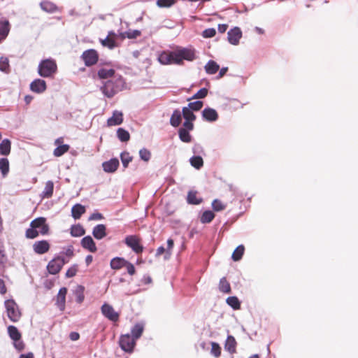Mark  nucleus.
<instances>
[{
	"mask_svg": "<svg viewBox=\"0 0 358 358\" xmlns=\"http://www.w3.org/2000/svg\"><path fill=\"white\" fill-rule=\"evenodd\" d=\"M194 50L181 48L173 51L164 50L159 53L157 60L162 65H182L183 60L193 61L195 59Z\"/></svg>",
	"mask_w": 358,
	"mask_h": 358,
	"instance_id": "1",
	"label": "nucleus"
},
{
	"mask_svg": "<svg viewBox=\"0 0 358 358\" xmlns=\"http://www.w3.org/2000/svg\"><path fill=\"white\" fill-rule=\"evenodd\" d=\"M49 232V226L46 224V219L40 217L34 219L30 223V228L25 232V236L29 239H34L39 234L46 235Z\"/></svg>",
	"mask_w": 358,
	"mask_h": 358,
	"instance_id": "2",
	"label": "nucleus"
},
{
	"mask_svg": "<svg viewBox=\"0 0 358 358\" xmlns=\"http://www.w3.org/2000/svg\"><path fill=\"white\" fill-rule=\"evenodd\" d=\"M124 81L121 76L108 80L101 87L103 94L108 98H112L124 88Z\"/></svg>",
	"mask_w": 358,
	"mask_h": 358,
	"instance_id": "3",
	"label": "nucleus"
},
{
	"mask_svg": "<svg viewBox=\"0 0 358 358\" xmlns=\"http://www.w3.org/2000/svg\"><path fill=\"white\" fill-rule=\"evenodd\" d=\"M57 71L56 62L52 59L42 60L39 65L38 73L44 78L52 76Z\"/></svg>",
	"mask_w": 358,
	"mask_h": 358,
	"instance_id": "4",
	"label": "nucleus"
},
{
	"mask_svg": "<svg viewBox=\"0 0 358 358\" xmlns=\"http://www.w3.org/2000/svg\"><path fill=\"white\" fill-rule=\"evenodd\" d=\"M5 307L8 318L13 322H17L21 317V312L17 304L13 299H8L5 301Z\"/></svg>",
	"mask_w": 358,
	"mask_h": 358,
	"instance_id": "5",
	"label": "nucleus"
},
{
	"mask_svg": "<svg viewBox=\"0 0 358 358\" xmlns=\"http://www.w3.org/2000/svg\"><path fill=\"white\" fill-rule=\"evenodd\" d=\"M119 345L125 352L132 353L136 345V341L129 334H122L119 338Z\"/></svg>",
	"mask_w": 358,
	"mask_h": 358,
	"instance_id": "6",
	"label": "nucleus"
},
{
	"mask_svg": "<svg viewBox=\"0 0 358 358\" xmlns=\"http://www.w3.org/2000/svg\"><path fill=\"white\" fill-rule=\"evenodd\" d=\"M124 243L136 254H141L143 251L144 248L138 236L129 235L126 236Z\"/></svg>",
	"mask_w": 358,
	"mask_h": 358,
	"instance_id": "7",
	"label": "nucleus"
},
{
	"mask_svg": "<svg viewBox=\"0 0 358 358\" xmlns=\"http://www.w3.org/2000/svg\"><path fill=\"white\" fill-rule=\"evenodd\" d=\"M68 262L69 261L66 260L64 257L57 256L49 262L47 266V270L49 273L52 275H56L61 271L63 266Z\"/></svg>",
	"mask_w": 358,
	"mask_h": 358,
	"instance_id": "8",
	"label": "nucleus"
},
{
	"mask_svg": "<svg viewBox=\"0 0 358 358\" xmlns=\"http://www.w3.org/2000/svg\"><path fill=\"white\" fill-rule=\"evenodd\" d=\"M101 311L102 315L111 322H116L120 319V313L116 312L114 308L107 303L101 306Z\"/></svg>",
	"mask_w": 358,
	"mask_h": 358,
	"instance_id": "9",
	"label": "nucleus"
},
{
	"mask_svg": "<svg viewBox=\"0 0 358 358\" xmlns=\"http://www.w3.org/2000/svg\"><path fill=\"white\" fill-rule=\"evenodd\" d=\"M81 58L85 66H91L96 64L99 60V54L96 50L90 49L83 52Z\"/></svg>",
	"mask_w": 358,
	"mask_h": 358,
	"instance_id": "10",
	"label": "nucleus"
},
{
	"mask_svg": "<svg viewBox=\"0 0 358 358\" xmlns=\"http://www.w3.org/2000/svg\"><path fill=\"white\" fill-rule=\"evenodd\" d=\"M241 37L242 31L238 27H234L230 29L227 33L228 41L234 45H236L239 43Z\"/></svg>",
	"mask_w": 358,
	"mask_h": 358,
	"instance_id": "11",
	"label": "nucleus"
},
{
	"mask_svg": "<svg viewBox=\"0 0 358 358\" xmlns=\"http://www.w3.org/2000/svg\"><path fill=\"white\" fill-rule=\"evenodd\" d=\"M68 289L66 287H62L56 296L55 305L61 310L64 311L66 306V296Z\"/></svg>",
	"mask_w": 358,
	"mask_h": 358,
	"instance_id": "12",
	"label": "nucleus"
},
{
	"mask_svg": "<svg viewBox=\"0 0 358 358\" xmlns=\"http://www.w3.org/2000/svg\"><path fill=\"white\" fill-rule=\"evenodd\" d=\"M50 248V243L45 240L36 241L33 245V250L38 255H43L48 252Z\"/></svg>",
	"mask_w": 358,
	"mask_h": 358,
	"instance_id": "13",
	"label": "nucleus"
},
{
	"mask_svg": "<svg viewBox=\"0 0 358 358\" xmlns=\"http://www.w3.org/2000/svg\"><path fill=\"white\" fill-rule=\"evenodd\" d=\"M47 85L45 80L41 79H36L30 84V89L36 93H43L46 90Z\"/></svg>",
	"mask_w": 358,
	"mask_h": 358,
	"instance_id": "14",
	"label": "nucleus"
},
{
	"mask_svg": "<svg viewBox=\"0 0 358 358\" xmlns=\"http://www.w3.org/2000/svg\"><path fill=\"white\" fill-rule=\"evenodd\" d=\"M120 163L117 158H113L102 164L103 169L106 173H114L119 167Z\"/></svg>",
	"mask_w": 358,
	"mask_h": 358,
	"instance_id": "15",
	"label": "nucleus"
},
{
	"mask_svg": "<svg viewBox=\"0 0 358 358\" xmlns=\"http://www.w3.org/2000/svg\"><path fill=\"white\" fill-rule=\"evenodd\" d=\"M203 118L208 122H215L218 119L217 112L211 108H206L202 111Z\"/></svg>",
	"mask_w": 358,
	"mask_h": 358,
	"instance_id": "16",
	"label": "nucleus"
},
{
	"mask_svg": "<svg viewBox=\"0 0 358 358\" xmlns=\"http://www.w3.org/2000/svg\"><path fill=\"white\" fill-rule=\"evenodd\" d=\"M81 245L91 252H95L97 250L96 244L90 236H85L81 240Z\"/></svg>",
	"mask_w": 358,
	"mask_h": 358,
	"instance_id": "17",
	"label": "nucleus"
},
{
	"mask_svg": "<svg viewBox=\"0 0 358 358\" xmlns=\"http://www.w3.org/2000/svg\"><path fill=\"white\" fill-rule=\"evenodd\" d=\"M123 122V114L120 111H115L113 116L107 120L109 127L121 124Z\"/></svg>",
	"mask_w": 358,
	"mask_h": 358,
	"instance_id": "18",
	"label": "nucleus"
},
{
	"mask_svg": "<svg viewBox=\"0 0 358 358\" xmlns=\"http://www.w3.org/2000/svg\"><path fill=\"white\" fill-rule=\"evenodd\" d=\"M237 343L233 336H228L224 344V349L230 354L236 352Z\"/></svg>",
	"mask_w": 358,
	"mask_h": 358,
	"instance_id": "19",
	"label": "nucleus"
},
{
	"mask_svg": "<svg viewBox=\"0 0 358 358\" xmlns=\"http://www.w3.org/2000/svg\"><path fill=\"white\" fill-rule=\"evenodd\" d=\"M115 71L113 69H105V68H101L97 72V75H98L99 78L101 79H108V78L113 79V78H117V76H115Z\"/></svg>",
	"mask_w": 358,
	"mask_h": 358,
	"instance_id": "20",
	"label": "nucleus"
},
{
	"mask_svg": "<svg viewBox=\"0 0 358 358\" xmlns=\"http://www.w3.org/2000/svg\"><path fill=\"white\" fill-rule=\"evenodd\" d=\"M106 227L104 224H100L96 225L92 231V234L95 238L100 240L106 236Z\"/></svg>",
	"mask_w": 358,
	"mask_h": 358,
	"instance_id": "21",
	"label": "nucleus"
},
{
	"mask_svg": "<svg viewBox=\"0 0 358 358\" xmlns=\"http://www.w3.org/2000/svg\"><path fill=\"white\" fill-rule=\"evenodd\" d=\"M127 260L124 259L122 257H114L111 259L110 266L113 270H120L122 268L124 267L127 264Z\"/></svg>",
	"mask_w": 358,
	"mask_h": 358,
	"instance_id": "22",
	"label": "nucleus"
},
{
	"mask_svg": "<svg viewBox=\"0 0 358 358\" xmlns=\"http://www.w3.org/2000/svg\"><path fill=\"white\" fill-rule=\"evenodd\" d=\"M85 213V208L84 206L77 203L71 208L72 217L76 219H80L81 215Z\"/></svg>",
	"mask_w": 358,
	"mask_h": 358,
	"instance_id": "23",
	"label": "nucleus"
},
{
	"mask_svg": "<svg viewBox=\"0 0 358 358\" xmlns=\"http://www.w3.org/2000/svg\"><path fill=\"white\" fill-rule=\"evenodd\" d=\"M8 334L10 336V338L13 341H19L21 340L22 335L21 333L19 331L17 328L15 326L10 325L8 327Z\"/></svg>",
	"mask_w": 358,
	"mask_h": 358,
	"instance_id": "24",
	"label": "nucleus"
},
{
	"mask_svg": "<svg viewBox=\"0 0 358 358\" xmlns=\"http://www.w3.org/2000/svg\"><path fill=\"white\" fill-rule=\"evenodd\" d=\"M11 142L8 139H3L0 143V155L7 156L10 153Z\"/></svg>",
	"mask_w": 358,
	"mask_h": 358,
	"instance_id": "25",
	"label": "nucleus"
},
{
	"mask_svg": "<svg viewBox=\"0 0 358 358\" xmlns=\"http://www.w3.org/2000/svg\"><path fill=\"white\" fill-rule=\"evenodd\" d=\"M54 191V183L51 180H48L45 183V186L44 190L42 192L41 196L42 198H51L53 194Z\"/></svg>",
	"mask_w": 358,
	"mask_h": 358,
	"instance_id": "26",
	"label": "nucleus"
},
{
	"mask_svg": "<svg viewBox=\"0 0 358 358\" xmlns=\"http://www.w3.org/2000/svg\"><path fill=\"white\" fill-rule=\"evenodd\" d=\"M144 327L141 323L136 324L131 331V336L137 341L143 334Z\"/></svg>",
	"mask_w": 358,
	"mask_h": 358,
	"instance_id": "27",
	"label": "nucleus"
},
{
	"mask_svg": "<svg viewBox=\"0 0 358 358\" xmlns=\"http://www.w3.org/2000/svg\"><path fill=\"white\" fill-rule=\"evenodd\" d=\"M218 287L219 290L224 294H230L231 292L230 283L225 277H223L220 280Z\"/></svg>",
	"mask_w": 358,
	"mask_h": 358,
	"instance_id": "28",
	"label": "nucleus"
},
{
	"mask_svg": "<svg viewBox=\"0 0 358 358\" xmlns=\"http://www.w3.org/2000/svg\"><path fill=\"white\" fill-rule=\"evenodd\" d=\"M9 31V22L0 20V43L7 37Z\"/></svg>",
	"mask_w": 358,
	"mask_h": 358,
	"instance_id": "29",
	"label": "nucleus"
},
{
	"mask_svg": "<svg viewBox=\"0 0 358 358\" xmlns=\"http://www.w3.org/2000/svg\"><path fill=\"white\" fill-rule=\"evenodd\" d=\"M182 121V115L179 110H175L171 117L170 119V123L174 127H178Z\"/></svg>",
	"mask_w": 358,
	"mask_h": 358,
	"instance_id": "30",
	"label": "nucleus"
},
{
	"mask_svg": "<svg viewBox=\"0 0 358 358\" xmlns=\"http://www.w3.org/2000/svg\"><path fill=\"white\" fill-rule=\"evenodd\" d=\"M41 8L43 10L48 13H54L57 11V6L51 1H43L40 3Z\"/></svg>",
	"mask_w": 358,
	"mask_h": 358,
	"instance_id": "31",
	"label": "nucleus"
},
{
	"mask_svg": "<svg viewBox=\"0 0 358 358\" xmlns=\"http://www.w3.org/2000/svg\"><path fill=\"white\" fill-rule=\"evenodd\" d=\"M219 69V65L213 60H210L205 66V70L208 74L216 73Z\"/></svg>",
	"mask_w": 358,
	"mask_h": 358,
	"instance_id": "32",
	"label": "nucleus"
},
{
	"mask_svg": "<svg viewBox=\"0 0 358 358\" xmlns=\"http://www.w3.org/2000/svg\"><path fill=\"white\" fill-rule=\"evenodd\" d=\"M9 161L7 158H0V171L3 177H6L10 170Z\"/></svg>",
	"mask_w": 358,
	"mask_h": 358,
	"instance_id": "33",
	"label": "nucleus"
},
{
	"mask_svg": "<svg viewBox=\"0 0 358 358\" xmlns=\"http://www.w3.org/2000/svg\"><path fill=\"white\" fill-rule=\"evenodd\" d=\"M141 32L139 30H128L127 31L122 32L120 34L121 38L124 39L125 38L129 39H134L140 36Z\"/></svg>",
	"mask_w": 358,
	"mask_h": 358,
	"instance_id": "34",
	"label": "nucleus"
},
{
	"mask_svg": "<svg viewBox=\"0 0 358 358\" xmlns=\"http://www.w3.org/2000/svg\"><path fill=\"white\" fill-rule=\"evenodd\" d=\"M85 231L80 224L73 225L71 227V234L73 237H80L85 234Z\"/></svg>",
	"mask_w": 358,
	"mask_h": 358,
	"instance_id": "35",
	"label": "nucleus"
},
{
	"mask_svg": "<svg viewBox=\"0 0 358 358\" xmlns=\"http://www.w3.org/2000/svg\"><path fill=\"white\" fill-rule=\"evenodd\" d=\"M244 251L245 247L243 245H238L232 253V259L235 262L239 261L242 258Z\"/></svg>",
	"mask_w": 358,
	"mask_h": 358,
	"instance_id": "36",
	"label": "nucleus"
},
{
	"mask_svg": "<svg viewBox=\"0 0 358 358\" xmlns=\"http://www.w3.org/2000/svg\"><path fill=\"white\" fill-rule=\"evenodd\" d=\"M215 217V214L211 210H206L201 216L200 221L203 224L210 223Z\"/></svg>",
	"mask_w": 358,
	"mask_h": 358,
	"instance_id": "37",
	"label": "nucleus"
},
{
	"mask_svg": "<svg viewBox=\"0 0 358 358\" xmlns=\"http://www.w3.org/2000/svg\"><path fill=\"white\" fill-rule=\"evenodd\" d=\"M226 302L234 310H239L241 308V302L236 296L228 297Z\"/></svg>",
	"mask_w": 358,
	"mask_h": 358,
	"instance_id": "38",
	"label": "nucleus"
},
{
	"mask_svg": "<svg viewBox=\"0 0 358 358\" xmlns=\"http://www.w3.org/2000/svg\"><path fill=\"white\" fill-rule=\"evenodd\" d=\"M187 200L188 203L194 205L199 204L202 201L201 199L197 198L196 192L193 191L188 192Z\"/></svg>",
	"mask_w": 358,
	"mask_h": 358,
	"instance_id": "39",
	"label": "nucleus"
},
{
	"mask_svg": "<svg viewBox=\"0 0 358 358\" xmlns=\"http://www.w3.org/2000/svg\"><path fill=\"white\" fill-rule=\"evenodd\" d=\"M191 165L196 169H200L203 165V161L200 156H194L190 158Z\"/></svg>",
	"mask_w": 358,
	"mask_h": 358,
	"instance_id": "40",
	"label": "nucleus"
},
{
	"mask_svg": "<svg viewBox=\"0 0 358 358\" xmlns=\"http://www.w3.org/2000/svg\"><path fill=\"white\" fill-rule=\"evenodd\" d=\"M70 146L69 145H58L53 151V155L55 157H61L69 151Z\"/></svg>",
	"mask_w": 358,
	"mask_h": 358,
	"instance_id": "41",
	"label": "nucleus"
},
{
	"mask_svg": "<svg viewBox=\"0 0 358 358\" xmlns=\"http://www.w3.org/2000/svg\"><path fill=\"white\" fill-rule=\"evenodd\" d=\"M180 139L185 143H189L192 140V137L189 131L186 129L180 128L178 131Z\"/></svg>",
	"mask_w": 358,
	"mask_h": 358,
	"instance_id": "42",
	"label": "nucleus"
},
{
	"mask_svg": "<svg viewBox=\"0 0 358 358\" xmlns=\"http://www.w3.org/2000/svg\"><path fill=\"white\" fill-rule=\"evenodd\" d=\"M117 137L118 138L122 141V142H127L129 140L130 138V134L129 133L125 130L123 128H119L117 131Z\"/></svg>",
	"mask_w": 358,
	"mask_h": 358,
	"instance_id": "43",
	"label": "nucleus"
},
{
	"mask_svg": "<svg viewBox=\"0 0 358 358\" xmlns=\"http://www.w3.org/2000/svg\"><path fill=\"white\" fill-rule=\"evenodd\" d=\"M182 116L185 120L187 121H194L196 120V115L193 113L192 110L187 107H183L182 110Z\"/></svg>",
	"mask_w": 358,
	"mask_h": 358,
	"instance_id": "44",
	"label": "nucleus"
},
{
	"mask_svg": "<svg viewBox=\"0 0 358 358\" xmlns=\"http://www.w3.org/2000/svg\"><path fill=\"white\" fill-rule=\"evenodd\" d=\"M101 45L104 47H108L110 49H113L117 46L115 38L111 37H106L105 39L100 41Z\"/></svg>",
	"mask_w": 358,
	"mask_h": 358,
	"instance_id": "45",
	"label": "nucleus"
},
{
	"mask_svg": "<svg viewBox=\"0 0 358 358\" xmlns=\"http://www.w3.org/2000/svg\"><path fill=\"white\" fill-rule=\"evenodd\" d=\"M84 289H85V288L82 285L78 286L76 289L75 294H76V301L78 303H81L84 301V299H85Z\"/></svg>",
	"mask_w": 358,
	"mask_h": 358,
	"instance_id": "46",
	"label": "nucleus"
},
{
	"mask_svg": "<svg viewBox=\"0 0 358 358\" xmlns=\"http://www.w3.org/2000/svg\"><path fill=\"white\" fill-rule=\"evenodd\" d=\"M121 161L124 168H127L130 162L132 160V157L128 152H123L120 155Z\"/></svg>",
	"mask_w": 358,
	"mask_h": 358,
	"instance_id": "47",
	"label": "nucleus"
},
{
	"mask_svg": "<svg viewBox=\"0 0 358 358\" xmlns=\"http://www.w3.org/2000/svg\"><path fill=\"white\" fill-rule=\"evenodd\" d=\"M176 2L177 0H157L156 3L160 8H169Z\"/></svg>",
	"mask_w": 358,
	"mask_h": 358,
	"instance_id": "48",
	"label": "nucleus"
},
{
	"mask_svg": "<svg viewBox=\"0 0 358 358\" xmlns=\"http://www.w3.org/2000/svg\"><path fill=\"white\" fill-rule=\"evenodd\" d=\"M208 94V90L205 87L200 89L195 94L193 95L192 97L187 99V101H190L192 99H203Z\"/></svg>",
	"mask_w": 358,
	"mask_h": 358,
	"instance_id": "49",
	"label": "nucleus"
},
{
	"mask_svg": "<svg viewBox=\"0 0 358 358\" xmlns=\"http://www.w3.org/2000/svg\"><path fill=\"white\" fill-rule=\"evenodd\" d=\"M213 209L215 211H221L225 209L226 205L219 199H215L212 202Z\"/></svg>",
	"mask_w": 358,
	"mask_h": 358,
	"instance_id": "50",
	"label": "nucleus"
},
{
	"mask_svg": "<svg viewBox=\"0 0 358 358\" xmlns=\"http://www.w3.org/2000/svg\"><path fill=\"white\" fill-rule=\"evenodd\" d=\"M203 106V103L201 101H196L194 102H190L188 104V108L192 111H199L201 109Z\"/></svg>",
	"mask_w": 358,
	"mask_h": 358,
	"instance_id": "51",
	"label": "nucleus"
},
{
	"mask_svg": "<svg viewBox=\"0 0 358 358\" xmlns=\"http://www.w3.org/2000/svg\"><path fill=\"white\" fill-rule=\"evenodd\" d=\"M211 354L215 357H219L221 355V348L220 345L215 342L211 343Z\"/></svg>",
	"mask_w": 358,
	"mask_h": 358,
	"instance_id": "52",
	"label": "nucleus"
},
{
	"mask_svg": "<svg viewBox=\"0 0 358 358\" xmlns=\"http://www.w3.org/2000/svg\"><path fill=\"white\" fill-rule=\"evenodd\" d=\"M9 62L6 57L0 58V70L3 72H8L9 69Z\"/></svg>",
	"mask_w": 358,
	"mask_h": 358,
	"instance_id": "53",
	"label": "nucleus"
},
{
	"mask_svg": "<svg viewBox=\"0 0 358 358\" xmlns=\"http://www.w3.org/2000/svg\"><path fill=\"white\" fill-rule=\"evenodd\" d=\"M215 34H216V30L214 28L206 29L202 32V36L206 38H212V37L215 36Z\"/></svg>",
	"mask_w": 358,
	"mask_h": 358,
	"instance_id": "54",
	"label": "nucleus"
},
{
	"mask_svg": "<svg viewBox=\"0 0 358 358\" xmlns=\"http://www.w3.org/2000/svg\"><path fill=\"white\" fill-rule=\"evenodd\" d=\"M139 155H140L141 158L145 162H148L150 159V156H151L150 152L145 148L141 149L139 151Z\"/></svg>",
	"mask_w": 358,
	"mask_h": 358,
	"instance_id": "55",
	"label": "nucleus"
},
{
	"mask_svg": "<svg viewBox=\"0 0 358 358\" xmlns=\"http://www.w3.org/2000/svg\"><path fill=\"white\" fill-rule=\"evenodd\" d=\"M78 272V266L73 265L71 266L66 272V278H72L74 277Z\"/></svg>",
	"mask_w": 358,
	"mask_h": 358,
	"instance_id": "56",
	"label": "nucleus"
},
{
	"mask_svg": "<svg viewBox=\"0 0 358 358\" xmlns=\"http://www.w3.org/2000/svg\"><path fill=\"white\" fill-rule=\"evenodd\" d=\"M124 267L127 268V273L130 275H133L135 274V273H136L135 267L131 262L127 261Z\"/></svg>",
	"mask_w": 358,
	"mask_h": 358,
	"instance_id": "57",
	"label": "nucleus"
},
{
	"mask_svg": "<svg viewBox=\"0 0 358 358\" xmlns=\"http://www.w3.org/2000/svg\"><path fill=\"white\" fill-rule=\"evenodd\" d=\"M183 129H186L188 131L193 130L194 129V124L193 121H187L185 120L183 123Z\"/></svg>",
	"mask_w": 358,
	"mask_h": 358,
	"instance_id": "58",
	"label": "nucleus"
},
{
	"mask_svg": "<svg viewBox=\"0 0 358 358\" xmlns=\"http://www.w3.org/2000/svg\"><path fill=\"white\" fill-rule=\"evenodd\" d=\"M167 245H168V248L166 249V253L169 255H171V250H172V249L173 248V245H174L173 240L171 239V238L168 239V241H167Z\"/></svg>",
	"mask_w": 358,
	"mask_h": 358,
	"instance_id": "59",
	"label": "nucleus"
},
{
	"mask_svg": "<svg viewBox=\"0 0 358 358\" xmlns=\"http://www.w3.org/2000/svg\"><path fill=\"white\" fill-rule=\"evenodd\" d=\"M103 219V215L99 213H94L90 217V220H99Z\"/></svg>",
	"mask_w": 358,
	"mask_h": 358,
	"instance_id": "60",
	"label": "nucleus"
},
{
	"mask_svg": "<svg viewBox=\"0 0 358 358\" xmlns=\"http://www.w3.org/2000/svg\"><path fill=\"white\" fill-rule=\"evenodd\" d=\"M7 292V289L3 280L0 279V294H5Z\"/></svg>",
	"mask_w": 358,
	"mask_h": 358,
	"instance_id": "61",
	"label": "nucleus"
},
{
	"mask_svg": "<svg viewBox=\"0 0 358 358\" xmlns=\"http://www.w3.org/2000/svg\"><path fill=\"white\" fill-rule=\"evenodd\" d=\"M14 345L16 349H17L19 351H21L24 349V345L22 341H14Z\"/></svg>",
	"mask_w": 358,
	"mask_h": 358,
	"instance_id": "62",
	"label": "nucleus"
},
{
	"mask_svg": "<svg viewBox=\"0 0 358 358\" xmlns=\"http://www.w3.org/2000/svg\"><path fill=\"white\" fill-rule=\"evenodd\" d=\"M228 28V25L226 24H222L218 25V31L221 34L224 33Z\"/></svg>",
	"mask_w": 358,
	"mask_h": 358,
	"instance_id": "63",
	"label": "nucleus"
},
{
	"mask_svg": "<svg viewBox=\"0 0 358 358\" xmlns=\"http://www.w3.org/2000/svg\"><path fill=\"white\" fill-rule=\"evenodd\" d=\"M69 337L71 338V341H77L80 338V334L77 332H71L69 335Z\"/></svg>",
	"mask_w": 358,
	"mask_h": 358,
	"instance_id": "64",
	"label": "nucleus"
}]
</instances>
